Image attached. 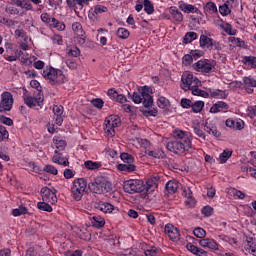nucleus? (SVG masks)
Wrapping results in <instances>:
<instances>
[{"mask_svg":"<svg viewBox=\"0 0 256 256\" xmlns=\"http://www.w3.org/2000/svg\"><path fill=\"white\" fill-rule=\"evenodd\" d=\"M124 191L130 195H133V193L145 194V182L139 179L128 180L124 184Z\"/></svg>","mask_w":256,"mask_h":256,"instance_id":"obj_8","label":"nucleus"},{"mask_svg":"<svg viewBox=\"0 0 256 256\" xmlns=\"http://www.w3.org/2000/svg\"><path fill=\"white\" fill-rule=\"evenodd\" d=\"M88 188L92 193L101 195L103 193H111L113 191V184L105 180V178H97L88 184Z\"/></svg>","mask_w":256,"mask_h":256,"instance_id":"obj_3","label":"nucleus"},{"mask_svg":"<svg viewBox=\"0 0 256 256\" xmlns=\"http://www.w3.org/2000/svg\"><path fill=\"white\" fill-rule=\"evenodd\" d=\"M55 155L52 158L53 163H57L58 165H63V167H69V159L63 157L62 153H59L58 150L54 151Z\"/></svg>","mask_w":256,"mask_h":256,"instance_id":"obj_17","label":"nucleus"},{"mask_svg":"<svg viewBox=\"0 0 256 256\" xmlns=\"http://www.w3.org/2000/svg\"><path fill=\"white\" fill-rule=\"evenodd\" d=\"M107 11H109V9L107 8V6H104V5H96L94 7V11L91 14L88 15L89 19H97V16L98 15H101V13H107Z\"/></svg>","mask_w":256,"mask_h":256,"instance_id":"obj_22","label":"nucleus"},{"mask_svg":"<svg viewBox=\"0 0 256 256\" xmlns=\"http://www.w3.org/2000/svg\"><path fill=\"white\" fill-rule=\"evenodd\" d=\"M40 19L43 23H45L46 25H49V27H51V25L53 24V18H51V16H49V13H42L40 16Z\"/></svg>","mask_w":256,"mask_h":256,"instance_id":"obj_52","label":"nucleus"},{"mask_svg":"<svg viewBox=\"0 0 256 256\" xmlns=\"http://www.w3.org/2000/svg\"><path fill=\"white\" fill-rule=\"evenodd\" d=\"M24 103L29 107L30 109H33V107H41V103H43V98L41 97H32V96H24Z\"/></svg>","mask_w":256,"mask_h":256,"instance_id":"obj_14","label":"nucleus"},{"mask_svg":"<svg viewBox=\"0 0 256 256\" xmlns=\"http://www.w3.org/2000/svg\"><path fill=\"white\" fill-rule=\"evenodd\" d=\"M110 119H111L113 131H115V129H117V127L121 125V118H119V116L117 115H111Z\"/></svg>","mask_w":256,"mask_h":256,"instance_id":"obj_51","label":"nucleus"},{"mask_svg":"<svg viewBox=\"0 0 256 256\" xmlns=\"http://www.w3.org/2000/svg\"><path fill=\"white\" fill-rule=\"evenodd\" d=\"M179 9H181L184 13H201V10H199V8L187 3L179 4Z\"/></svg>","mask_w":256,"mask_h":256,"instance_id":"obj_19","label":"nucleus"},{"mask_svg":"<svg viewBox=\"0 0 256 256\" xmlns=\"http://www.w3.org/2000/svg\"><path fill=\"white\" fill-rule=\"evenodd\" d=\"M165 189L169 195H173L177 193V189H179V182L170 180L166 183Z\"/></svg>","mask_w":256,"mask_h":256,"instance_id":"obj_21","label":"nucleus"},{"mask_svg":"<svg viewBox=\"0 0 256 256\" xmlns=\"http://www.w3.org/2000/svg\"><path fill=\"white\" fill-rule=\"evenodd\" d=\"M37 208L40 211H46L47 213H51L53 211V207H51V205H49V202H38L37 203Z\"/></svg>","mask_w":256,"mask_h":256,"instance_id":"obj_39","label":"nucleus"},{"mask_svg":"<svg viewBox=\"0 0 256 256\" xmlns=\"http://www.w3.org/2000/svg\"><path fill=\"white\" fill-rule=\"evenodd\" d=\"M116 35L119 39H128L130 32L127 28H118Z\"/></svg>","mask_w":256,"mask_h":256,"instance_id":"obj_44","label":"nucleus"},{"mask_svg":"<svg viewBox=\"0 0 256 256\" xmlns=\"http://www.w3.org/2000/svg\"><path fill=\"white\" fill-rule=\"evenodd\" d=\"M157 105L160 109H165L169 105V100L163 96L159 97L157 100Z\"/></svg>","mask_w":256,"mask_h":256,"instance_id":"obj_53","label":"nucleus"},{"mask_svg":"<svg viewBox=\"0 0 256 256\" xmlns=\"http://www.w3.org/2000/svg\"><path fill=\"white\" fill-rule=\"evenodd\" d=\"M131 99L136 105L143 103L145 109L153 106V96L149 94V87L147 86H144L141 92H133Z\"/></svg>","mask_w":256,"mask_h":256,"instance_id":"obj_4","label":"nucleus"},{"mask_svg":"<svg viewBox=\"0 0 256 256\" xmlns=\"http://www.w3.org/2000/svg\"><path fill=\"white\" fill-rule=\"evenodd\" d=\"M200 47L201 49H208L209 51H212L213 49V39L209 38L207 35L202 34L200 36Z\"/></svg>","mask_w":256,"mask_h":256,"instance_id":"obj_15","label":"nucleus"},{"mask_svg":"<svg viewBox=\"0 0 256 256\" xmlns=\"http://www.w3.org/2000/svg\"><path fill=\"white\" fill-rule=\"evenodd\" d=\"M92 105L96 107V109H103V105H105V102H103V99L96 98L91 101Z\"/></svg>","mask_w":256,"mask_h":256,"instance_id":"obj_59","label":"nucleus"},{"mask_svg":"<svg viewBox=\"0 0 256 256\" xmlns=\"http://www.w3.org/2000/svg\"><path fill=\"white\" fill-rule=\"evenodd\" d=\"M5 12L8 13V15H20V17H23V15H25V12L19 11L18 8L14 5H7L5 7Z\"/></svg>","mask_w":256,"mask_h":256,"instance_id":"obj_30","label":"nucleus"},{"mask_svg":"<svg viewBox=\"0 0 256 256\" xmlns=\"http://www.w3.org/2000/svg\"><path fill=\"white\" fill-rule=\"evenodd\" d=\"M64 108L61 105H54L53 113L55 116H63Z\"/></svg>","mask_w":256,"mask_h":256,"instance_id":"obj_63","label":"nucleus"},{"mask_svg":"<svg viewBox=\"0 0 256 256\" xmlns=\"http://www.w3.org/2000/svg\"><path fill=\"white\" fill-rule=\"evenodd\" d=\"M173 139L166 144V149L176 155H183V153H193V143L191 137L187 132L176 129L172 133Z\"/></svg>","mask_w":256,"mask_h":256,"instance_id":"obj_1","label":"nucleus"},{"mask_svg":"<svg viewBox=\"0 0 256 256\" xmlns=\"http://www.w3.org/2000/svg\"><path fill=\"white\" fill-rule=\"evenodd\" d=\"M247 116L253 119L256 117V105L255 106H248L246 109Z\"/></svg>","mask_w":256,"mask_h":256,"instance_id":"obj_60","label":"nucleus"},{"mask_svg":"<svg viewBox=\"0 0 256 256\" xmlns=\"http://www.w3.org/2000/svg\"><path fill=\"white\" fill-rule=\"evenodd\" d=\"M193 235H195V237H197L198 239H205L207 232L205 231V229L197 227L193 230Z\"/></svg>","mask_w":256,"mask_h":256,"instance_id":"obj_43","label":"nucleus"},{"mask_svg":"<svg viewBox=\"0 0 256 256\" xmlns=\"http://www.w3.org/2000/svg\"><path fill=\"white\" fill-rule=\"evenodd\" d=\"M192 95L197 97H204V99H209V92L199 89V86H193L191 89Z\"/></svg>","mask_w":256,"mask_h":256,"instance_id":"obj_27","label":"nucleus"},{"mask_svg":"<svg viewBox=\"0 0 256 256\" xmlns=\"http://www.w3.org/2000/svg\"><path fill=\"white\" fill-rule=\"evenodd\" d=\"M182 109H191L193 107V101L188 98H182L180 101Z\"/></svg>","mask_w":256,"mask_h":256,"instance_id":"obj_48","label":"nucleus"},{"mask_svg":"<svg viewBox=\"0 0 256 256\" xmlns=\"http://www.w3.org/2000/svg\"><path fill=\"white\" fill-rule=\"evenodd\" d=\"M12 215L14 217H21V215H27V207L25 206H19L16 209L12 210Z\"/></svg>","mask_w":256,"mask_h":256,"instance_id":"obj_41","label":"nucleus"},{"mask_svg":"<svg viewBox=\"0 0 256 256\" xmlns=\"http://www.w3.org/2000/svg\"><path fill=\"white\" fill-rule=\"evenodd\" d=\"M193 131H194L195 135H197L201 139H204V140L206 139L205 132H203V130H201V126L199 124H196L193 126Z\"/></svg>","mask_w":256,"mask_h":256,"instance_id":"obj_50","label":"nucleus"},{"mask_svg":"<svg viewBox=\"0 0 256 256\" xmlns=\"http://www.w3.org/2000/svg\"><path fill=\"white\" fill-rule=\"evenodd\" d=\"M229 111V104L223 101H218L210 108V113H227Z\"/></svg>","mask_w":256,"mask_h":256,"instance_id":"obj_13","label":"nucleus"},{"mask_svg":"<svg viewBox=\"0 0 256 256\" xmlns=\"http://www.w3.org/2000/svg\"><path fill=\"white\" fill-rule=\"evenodd\" d=\"M247 248L246 251H250V253L256 256V241L253 237H246Z\"/></svg>","mask_w":256,"mask_h":256,"instance_id":"obj_26","label":"nucleus"},{"mask_svg":"<svg viewBox=\"0 0 256 256\" xmlns=\"http://www.w3.org/2000/svg\"><path fill=\"white\" fill-rule=\"evenodd\" d=\"M204 131L208 133V135L216 137V139L221 137V132L217 130V120L213 118H208L205 120Z\"/></svg>","mask_w":256,"mask_h":256,"instance_id":"obj_10","label":"nucleus"},{"mask_svg":"<svg viewBox=\"0 0 256 256\" xmlns=\"http://www.w3.org/2000/svg\"><path fill=\"white\" fill-rule=\"evenodd\" d=\"M144 194L147 195L148 193H152V191H155L157 189V178H150L147 180V182L144 184Z\"/></svg>","mask_w":256,"mask_h":256,"instance_id":"obj_18","label":"nucleus"},{"mask_svg":"<svg viewBox=\"0 0 256 256\" xmlns=\"http://www.w3.org/2000/svg\"><path fill=\"white\" fill-rule=\"evenodd\" d=\"M92 227H96V229L105 227V219L101 218V216H93Z\"/></svg>","mask_w":256,"mask_h":256,"instance_id":"obj_32","label":"nucleus"},{"mask_svg":"<svg viewBox=\"0 0 256 256\" xmlns=\"http://www.w3.org/2000/svg\"><path fill=\"white\" fill-rule=\"evenodd\" d=\"M86 190H87V179L85 178L75 179L71 187V193L74 201H81V199H83V195H85Z\"/></svg>","mask_w":256,"mask_h":256,"instance_id":"obj_5","label":"nucleus"},{"mask_svg":"<svg viewBox=\"0 0 256 256\" xmlns=\"http://www.w3.org/2000/svg\"><path fill=\"white\" fill-rule=\"evenodd\" d=\"M53 143L58 151H65V148L67 147V142L65 140H57V138H53Z\"/></svg>","mask_w":256,"mask_h":256,"instance_id":"obj_42","label":"nucleus"},{"mask_svg":"<svg viewBox=\"0 0 256 256\" xmlns=\"http://www.w3.org/2000/svg\"><path fill=\"white\" fill-rule=\"evenodd\" d=\"M243 65L250 67V69H256V57L255 56H244L242 59Z\"/></svg>","mask_w":256,"mask_h":256,"instance_id":"obj_25","label":"nucleus"},{"mask_svg":"<svg viewBox=\"0 0 256 256\" xmlns=\"http://www.w3.org/2000/svg\"><path fill=\"white\" fill-rule=\"evenodd\" d=\"M138 250L137 248H129L125 250L124 256H137Z\"/></svg>","mask_w":256,"mask_h":256,"instance_id":"obj_64","label":"nucleus"},{"mask_svg":"<svg viewBox=\"0 0 256 256\" xmlns=\"http://www.w3.org/2000/svg\"><path fill=\"white\" fill-rule=\"evenodd\" d=\"M204 9L205 11H209V13H217V5L214 2L206 3Z\"/></svg>","mask_w":256,"mask_h":256,"instance_id":"obj_56","label":"nucleus"},{"mask_svg":"<svg viewBox=\"0 0 256 256\" xmlns=\"http://www.w3.org/2000/svg\"><path fill=\"white\" fill-rule=\"evenodd\" d=\"M182 63L186 67L191 65V63H193V56H191V54L184 55L183 58H182Z\"/></svg>","mask_w":256,"mask_h":256,"instance_id":"obj_61","label":"nucleus"},{"mask_svg":"<svg viewBox=\"0 0 256 256\" xmlns=\"http://www.w3.org/2000/svg\"><path fill=\"white\" fill-rule=\"evenodd\" d=\"M170 15H172L174 21H177V23H181L183 21V13L177 9V7L172 6L169 9Z\"/></svg>","mask_w":256,"mask_h":256,"instance_id":"obj_23","label":"nucleus"},{"mask_svg":"<svg viewBox=\"0 0 256 256\" xmlns=\"http://www.w3.org/2000/svg\"><path fill=\"white\" fill-rule=\"evenodd\" d=\"M84 165L86 169H90L91 171H95V169H99L101 167V163L93 162L91 160L86 161Z\"/></svg>","mask_w":256,"mask_h":256,"instance_id":"obj_45","label":"nucleus"},{"mask_svg":"<svg viewBox=\"0 0 256 256\" xmlns=\"http://www.w3.org/2000/svg\"><path fill=\"white\" fill-rule=\"evenodd\" d=\"M243 83L246 85V87H256V80L251 76L243 77Z\"/></svg>","mask_w":256,"mask_h":256,"instance_id":"obj_49","label":"nucleus"},{"mask_svg":"<svg viewBox=\"0 0 256 256\" xmlns=\"http://www.w3.org/2000/svg\"><path fill=\"white\" fill-rule=\"evenodd\" d=\"M43 171H45L46 173H50V175H57L59 173L57 168L50 164L44 166Z\"/></svg>","mask_w":256,"mask_h":256,"instance_id":"obj_54","label":"nucleus"},{"mask_svg":"<svg viewBox=\"0 0 256 256\" xmlns=\"http://www.w3.org/2000/svg\"><path fill=\"white\" fill-rule=\"evenodd\" d=\"M146 153L149 157H153L154 159H165V152L161 149L150 150Z\"/></svg>","mask_w":256,"mask_h":256,"instance_id":"obj_31","label":"nucleus"},{"mask_svg":"<svg viewBox=\"0 0 256 256\" xmlns=\"http://www.w3.org/2000/svg\"><path fill=\"white\" fill-rule=\"evenodd\" d=\"M117 169L125 173H133V171L137 169V166H135V164H119Z\"/></svg>","mask_w":256,"mask_h":256,"instance_id":"obj_28","label":"nucleus"},{"mask_svg":"<svg viewBox=\"0 0 256 256\" xmlns=\"http://www.w3.org/2000/svg\"><path fill=\"white\" fill-rule=\"evenodd\" d=\"M104 131L108 137H115V130H113V124L111 122V116L105 119Z\"/></svg>","mask_w":256,"mask_h":256,"instance_id":"obj_20","label":"nucleus"},{"mask_svg":"<svg viewBox=\"0 0 256 256\" xmlns=\"http://www.w3.org/2000/svg\"><path fill=\"white\" fill-rule=\"evenodd\" d=\"M40 193L42 200L46 203H50L51 205H55V203H57V189L54 187L49 188L45 186L40 190Z\"/></svg>","mask_w":256,"mask_h":256,"instance_id":"obj_9","label":"nucleus"},{"mask_svg":"<svg viewBox=\"0 0 256 256\" xmlns=\"http://www.w3.org/2000/svg\"><path fill=\"white\" fill-rule=\"evenodd\" d=\"M164 231L166 235H168L169 239H171V241H179V239L181 238L179 229L173 226V224H167L164 228Z\"/></svg>","mask_w":256,"mask_h":256,"instance_id":"obj_12","label":"nucleus"},{"mask_svg":"<svg viewBox=\"0 0 256 256\" xmlns=\"http://www.w3.org/2000/svg\"><path fill=\"white\" fill-rule=\"evenodd\" d=\"M201 213L204 215V217H211L213 215V207L204 206L201 210Z\"/></svg>","mask_w":256,"mask_h":256,"instance_id":"obj_57","label":"nucleus"},{"mask_svg":"<svg viewBox=\"0 0 256 256\" xmlns=\"http://www.w3.org/2000/svg\"><path fill=\"white\" fill-rule=\"evenodd\" d=\"M210 96L214 99H227V92L220 89H209Z\"/></svg>","mask_w":256,"mask_h":256,"instance_id":"obj_24","label":"nucleus"},{"mask_svg":"<svg viewBox=\"0 0 256 256\" xmlns=\"http://www.w3.org/2000/svg\"><path fill=\"white\" fill-rule=\"evenodd\" d=\"M203 107H205V102L198 100L196 102H192V111L193 113H201L203 111Z\"/></svg>","mask_w":256,"mask_h":256,"instance_id":"obj_34","label":"nucleus"},{"mask_svg":"<svg viewBox=\"0 0 256 256\" xmlns=\"http://www.w3.org/2000/svg\"><path fill=\"white\" fill-rule=\"evenodd\" d=\"M215 65H217L215 60L203 59L194 63L192 68L198 73H213L215 71Z\"/></svg>","mask_w":256,"mask_h":256,"instance_id":"obj_6","label":"nucleus"},{"mask_svg":"<svg viewBox=\"0 0 256 256\" xmlns=\"http://www.w3.org/2000/svg\"><path fill=\"white\" fill-rule=\"evenodd\" d=\"M42 77L49 81L50 85H61L65 83L63 71L55 69L52 66H46L42 72Z\"/></svg>","mask_w":256,"mask_h":256,"instance_id":"obj_2","label":"nucleus"},{"mask_svg":"<svg viewBox=\"0 0 256 256\" xmlns=\"http://www.w3.org/2000/svg\"><path fill=\"white\" fill-rule=\"evenodd\" d=\"M181 81V89L184 91H191L193 87H199V85H201V80L193 76L191 72H184Z\"/></svg>","mask_w":256,"mask_h":256,"instance_id":"obj_7","label":"nucleus"},{"mask_svg":"<svg viewBox=\"0 0 256 256\" xmlns=\"http://www.w3.org/2000/svg\"><path fill=\"white\" fill-rule=\"evenodd\" d=\"M229 41L236 45V47H245V41L241 40V38L230 37Z\"/></svg>","mask_w":256,"mask_h":256,"instance_id":"obj_55","label":"nucleus"},{"mask_svg":"<svg viewBox=\"0 0 256 256\" xmlns=\"http://www.w3.org/2000/svg\"><path fill=\"white\" fill-rule=\"evenodd\" d=\"M142 3L144 5V11L147 13V15H153L155 13V6H153V3L150 0H142Z\"/></svg>","mask_w":256,"mask_h":256,"instance_id":"obj_29","label":"nucleus"},{"mask_svg":"<svg viewBox=\"0 0 256 256\" xmlns=\"http://www.w3.org/2000/svg\"><path fill=\"white\" fill-rule=\"evenodd\" d=\"M0 109H3V111H11V109H13V94H11V92L2 93Z\"/></svg>","mask_w":256,"mask_h":256,"instance_id":"obj_11","label":"nucleus"},{"mask_svg":"<svg viewBox=\"0 0 256 256\" xmlns=\"http://www.w3.org/2000/svg\"><path fill=\"white\" fill-rule=\"evenodd\" d=\"M51 23L50 27L57 29V31H65V23L57 20V18H52Z\"/></svg>","mask_w":256,"mask_h":256,"instance_id":"obj_35","label":"nucleus"},{"mask_svg":"<svg viewBox=\"0 0 256 256\" xmlns=\"http://www.w3.org/2000/svg\"><path fill=\"white\" fill-rule=\"evenodd\" d=\"M120 159L125 164L133 165V163H135V158L129 153L123 152L122 154H120Z\"/></svg>","mask_w":256,"mask_h":256,"instance_id":"obj_33","label":"nucleus"},{"mask_svg":"<svg viewBox=\"0 0 256 256\" xmlns=\"http://www.w3.org/2000/svg\"><path fill=\"white\" fill-rule=\"evenodd\" d=\"M221 28L227 35H237V30H233V26L227 22L222 23Z\"/></svg>","mask_w":256,"mask_h":256,"instance_id":"obj_36","label":"nucleus"},{"mask_svg":"<svg viewBox=\"0 0 256 256\" xmlns=\"http://www.w3.org/2000/svg\"><path fill=\"white\" fill-rule=\"evenodd\" d=\"M232 7L233 6H231L230 4L224 2V4L219 7L220 15H222L223 17H227V15L231 14Z\"/></svg>","mask_w":256,"mask_h":256,"instance_id":"obj_37","label":"nucleus"},{"mask_svg":"<svg viewBox=\"0 0 256 256\" xmlns=\"http://www.w3.org/2000/svg\"><path fill=\"white\" fill-rule=\"evenodd\" d=\"M195 39H197V33L187 32L183 38V43L187 45L188 43H192V41H195Z\"/></svg>","mask_w":256,"mask_h":256,"instance_id":"obj_40","label":"nucleus"},{"mask_svg":"<svg viewBox=\"0 0 256 256\" xmlns=\"http://www.w3.org/2000/svg\"><path fill=\"white\" fill-rule=\"evenodd\" d=\"M142 113L145 117H157L158 111L156 108L149 109L148 107V108L142 109Z\"/></svg>","mask_w":256,"mask_h":256,"instance_id":"obj_47","label":"nucleus"},{"mask_svg":"<svg viewBox=\"0 0 256 256\" xmlns=\"http://www.w3.org/2000/svg\"><path fill=\"white\" fill-rule=\"evenodd\" d=\"M146 256H159V250L155 247L145 250Z\"/></svg>","mask_w":256,"mask_h":256,"instance_id":"obj_62","label":"nucleus"},{"mask_svg":"<svg viewBox=\"0 0 256 256\" xmlns=\"http://www.w3.org/2000/svg\"><path fill=\"white\" fill-rule=\"evenodd\" d=\"M72 31H74L76 35H81V37H83V33H85L83 31V25H81L79 22H75L72 24Z\"/></svg>","mask_w":256,"mask_h":256,"instance_id":"obj_46","label":"nucleus"},{"mask_svg":"<svg viewBox=\"0 0 256 256\" xmlns=\"http://www.w3.org/2000/svg\"><path fill=\"white\" fill-rule=\"evenodd\" d=\"M96 209L102 211V213H113L115 211V206L109 202L100 201L95 206Z\"/></svg>","mask_w":256,"mask_h":256,"instance_id":"obj_16","label":"nucleus"},{"mask_svg":"<svg viewBox=\"0 0 256 256\" xmlns=\"http://www.w3.org/2000/svg\"><path fill=\"white\" fill-rule=\"evenodd\" d=\"M231 155H233V151L231 150H224L221 154H220V163H227V161H229V159H231Z\"/></svg>","mask_w":256,"mask_h":256,"instance_id":"obj_38","label":"nucleus"},{"mask_svg":"<svg viewBox=\"0 0 256 256\" xmlns=\"http://www.w3.org/2000/svg\"><path fill=\"white\" fill-rule=\"evenodd\" d=\"M66 5L69 7V9L76 11V9L79 7V0H66Z\"/></svg>","mask_w":256,"mask_h":256,"instance_id":"obj_58","label":"nucleus"}]
</instances>
